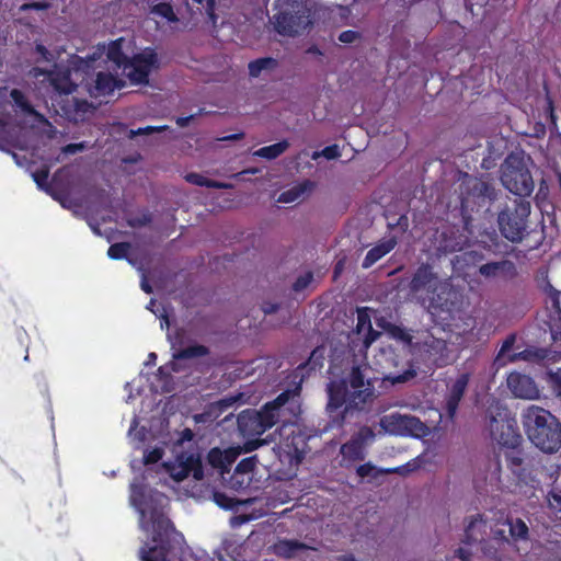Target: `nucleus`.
I'll return each mask as SVG.
<instances>
[{"instance_id": "1", "label": "nucleus", "mask_w": 561, "mask_h": 561, "mask_svg": "<svg viewBox=\"0 0 561 561\" xmlns=\"http://www.w3.org/2000/svg\"><path fill=\"white\" fill-rule=\"evenodd\" d=\"M165 496L144 486H134L130 503L140 515L142 530L151 533L154 545L145 542L139 551L140 561H183L185 539L164 513Z\"/></svg>"}, {"instance_id": "2", "label": "nucleus", "mask_w": 561, "mask_h": 561, "mask_svg": "<svg viewBox=\"0 0 561 561\" xmlns=\"http://www.w3.org/2000/svg\"><path fill=\"white\" fill-rule=\"evenodd\" d=\"M367 364L354 365L347 376L328 385L327 411L330 426L340 428L355 411H364L376 398L374 378Z\"/></svg>"}, {"instance_id": "3", "label": "nucleus", "mask_w": 561, "mask_h": 561, "mask_svg": "<svg viewBox=\"0 0 561 561\" xmlns=\"http://www.w3.org/2000/svg\"><path fill=\"white\" fill-rule=\"evenodd\" d=\"M453 275L442 277L433 266L423 263L412 275L409 294L413 300L442 321L455 319L456 289L451 284Z\"/></svg>"}, {"instance_id": "4", "label": "nucleus", "mask_w": 561, "mask_h": 561, "mask_svg": "<svg viewBox=\"0 0 561 561\" xmlns=\"http://www.w3.org/2000/svg\"><path fill=\"white\" fill-rule=\"evenodd\" d=\"M297 397L296 391L285 390L273 401L266 402L260 411H248L239 415L240 430L244 431L248 425H251L253 432L262 434L278 423L283 425L291 423L299 410Z\"/></svg>"}, {"instance_id": "5", "label": "nucleus", "mask_w": 561, "mask_h": 561, "mask_svg": "<svg viewBox=\"0 0 561 561\" xmlns=\"http://www.w3.org/2000/svg\"><path fill=\"white\" fill-rule=\"evenodd\" d=\"M528 439L541 451L553 454L561 448V423L548 410L529 405L522 413Z\"/></svg>"}, {"instance_id": "6", "label": "nucleus", "mask_w": 561, "mask_h": 561, "mask_svg": "<svg viewBox=\"0 0 561 561\" xmlns=\"http://www.w3.org/2000/svg\"><path fill=\"white\" fill-rule=\"evenodd\" d=\"M484 404V428L497 445L515 449L522 440L516 420L508 410L493 396H486Z\"/></svg>"}, {"instance_id": "7", "label": "nucleus", "mask_w": 561, "mask_h": 561, "mask_svg": "<svg viewBox=\"0 0 561 561\" xmlns=\"http://www.w3.org/2000/svg\"><path fill=\"white\" fill-rule=\"evenodd\" d=\"M274 10L272 23L279 35L295 37L312 25L311 0H276Z\"/></svg>"}, {"instance_id": "8", "label": "nucleus", "mask_w": 561, "mask_h": 561, "mask_svg": "<svg viewBox=\"0 0 561 561\" xmlns=\"http://www.w3.org/2000/svg\"><path fill=\"white\" fill-rule=\"evenodd\" d=\"M501 182L517 196H529L533 193L534 181L523 156L511 153L506 157L501 165Z\"/></svg>"}, {"instance_id": "9", "label": "nucleus", "mask_w": 561, "mask_h": 561, "mask_svg": "<svg viewBox=\"0 0 561 561\" xmlns=\"http://www.w3.org/2000/svg\"><path fill=\"white\" fill-rule=\"evenodd\" d=\"M530 215V203L514 199L506 205L497 216V225L502 236L511 242H520L527 229V218Z\"/></svg>"}, {"instance_id": "10", "label": "nucleus", "mask_w": 561, "mask_h": 561, "mask_svg": "<svg viewBox=\"0 0 561 561\" xmlns=\"http://www.w3.org/2000/svg\"><path fill=\"white\" fill-rule=\"evenodd\" d=\"M460 180L461 187L465 190L461 197V211L463 216L484 206L488 201L495 198V190L488 182L458 172V181Z\"/></svg>"}, {"instance_id": "11", "label": "nucleus", "mask_w": 561, "mask_h": 561, "mask_svg": "<svg viewBox=\"0 0 561 561\" xmlns=\"http://www.w3.org/2000/svg\"><path fill=\"white\" fill-rule=\"evenodd\" d=\"M158 67L157 53L152 48H146L141 53L129 57L122 71L131 83L147 84L150 72Z\"/></svg>"}, {"instance_id": "12", "label": "nucleus", "mask_w": 561, "mask_h": 561, "mask_svg": "<svg viewBox=\"0 0 561 561\" xmlns=\"http://www.w3.org/2000/svg\"><path fill=\"white\" fill-rule=\"evenodd\" d=\"M380 426L390 434L421 438L428 427L416 416L392 413L380 419Z\"/></svg>"}, {"instance_id": "13", "label": "nucleus", "mask_w": 561, "mask_h": 561, "mask_svg": "<svg viewBox=\"0 0 561 561\" xmlns=\"http://www.w3.org/2000/svg\"><path fill=\"white\" fill-rule=\"evenodd\" d=\"M507 386L516 398L535 400L539 398V389L535 381L519 373H512L507 377Z\"/></svg>"}, {"instance_id": "14", "label": "nucleus", "mask_w": 561, "mask_h": 561, "mask_svg": "<svg viewBox=\"0 0 561 561\" xmlns=\"http://www.w3.org/2000/svg\"><path fill=\"white\" fill-rule=\"evenodd\" d=\"M478 272L486 279L501 278L505 280L513 279L517 275V268L514 262L502 260L489 262L479 266Z\"/></svg>"}, {"instance_id": "15", "label": "nucleus", "mask_w": 561, "mask_h": 561, "mask_svg": "<svg viewBox=\"0 0 561 561\" xmlns=\"http://www.w3.org/2000/svg\"><path fill=\"white\" fill-rule=\"evenodd\" d=\"M559 352L551 351L548 348L529 347L522 352L511 355L510 362L522 359L531 363L549 364L556 363L559 359Z\"/></svg>"}, {"instance_id": "16", "label": "nucleus", "mask_w": 561, "mask_h": 561, "mask_svg": "<svg viewBox=\"0 0 561 561\" xmlns=\"http://www.w3.org/2000/svg\"><path fill=\"white\" fill-rule=\"evenodd\" d=\"M124 87V82L110 72L100 71L95 76L94 85L90 89L91 96H106L114 92L115 89Z\"/></svg>"}, {"instance_id": "17", "label": "nucleus", "mask_w": 561, "mask_h": 561, "mask_svg": "<svg viewBox=\"0 0 561 561\" xmlns=\"http://www.w3.org/2000/svg\"><path fill=\"white\" fill-rule=\"evenodd\" d=\"M491 526L480 516L470 520L465 529V540L468 545L478 543L484 540Z\"/></svg>"}, {"instance_id": "18", "label": "nucleus", "mask_w": 561, "mask_h": 561, "mask_svg": "<svg viewBox=\"0 0 561 561\" xmlns=\"http://www.w3.org/2000/svg\"><path fill=\"white\" fill-rule=\"evenodd\" d=\"M397 245V239L390 238L388 240L381 241L373 247L365 255L362 267L369 268L385 255L390 253Z\"/></svg>"}, {"instance_id": "19", "label": "nucleus", "mask_w": 561, "mask_h": 561, "mask_svg": "<svg viewBox=\"0 0 561 561\" xmlns=\"http://www.w3.org/2000/svg\"><path fill=\"white\" fill-rule=\"evenodd\" d=\"M312 549L305 542L296 539H279L274 545V552L276 556L284 559H291L296 556L297 551Z\"/></svg>"}, {"instance_id": "20", "label": "nucleus", "mask_w": 561, "mask_h": 561, "mask_svg": "<svg viewBox=\"0 0 561 561\" xmlns=\"http://www.w3.org/2000/svg\"><path fill=\"white\" fill-rule=\"evenodd\" d=\"M50 83L60 94H71L77 89V84L71 80L69 70L54 72L50 76Z\"/></svg>"}, {"instance_id": "21", "label": "nucleus", "mask_w": 561, "mask_h": 561, "mask_svg": "<svg viewBox=\"0 0 561 561\" xmlns=\"http://www.w3.org/2000/svg\"><path fill=\"white\" fill-rule=\"evenodd\" d=\"M403 469H404V467H402V466L396 467V468H389V469H379L375 465H373L370 461H368L363 465H359L356 468V474L362 479L367 478V477H371V478L376 479L383 474H390V473L402 474Z\"/></svg>"}, {"instance_id": "22", "label": "nucleus", "mask_w": 561, "mask_h": 561, "mask_svg": "<svg viewBox=\"0 0 561 561\" xmlns=\"http://www.w3.org/2000/svg\"><path fill=\"white\" fill-rule=\"evenodd\" d=\"M179 463L185 471H188V476H192L195 480H202L204 478V469L198 456L194 454L181 456L179 457Z\"/></svg>"}, {"instance_id": "23", "label": "nucleus", "mask_w": 561, "mask_h": 561, "mask_svg": "<svg viewBox=\"0 0 561 561\" xmlns=\"http://www.w3.org/2000/svg\"><path fill=\"white\" fill-rule=\"evenodd\" d=\"M340 454L342 455L344 460L351 462L363 461L367 456V451L363 447H360V445L357 444L355 440L351 439L342 444L340 448Z\"/></svg>"}, {"instance_id": "24", "label": "nucleus", "mask_w": 561, "mask_h": 561, "mask_svg": "<svg viewBox=\"0 0 561 561\" xmlns=\"http://www.w3.org/2000/svg\"><path fill=\"white\" fill-rule=\"evenodd\" d=\"M185 180L191 184H194L197 186H204V187H208V188L229 190V188L233 187V185L231 183L219 182L216 180L207 179L203 174L196 173V172L187 173L185 175Z\"/></svg>"}, {"instance_id": "25", "label": "nucleus", "mask_w": 561, "mask_h": 561, "mask_svg": "<svg viewBox=\"0 0 561 561\" xmlns=\"http://www.w3.org/2000/svg\"><path fill=\"white\" fill-rule=\"evenodd\" d=\"M513 476L516 479L517 486L524 493H527V490H524V488L535 490L539 485V481L537 480L536 476L533 472V469L528 465L522 468L520 470L516 471V473Z\"/></svg>"}, {"instance_id": "26", "label": "nucleus", "mask_w": 561, "mask_h": 561, "mask_svg": "<svg viewBox=\"0 0 561 561\" xmlns=\"http://www.w3.org/2000/svg\"><path fill=\"white\" fill-rule=\"evenodd\" d=\"M33 180L37 184V186L45 192H47L49 195H51L55 199H59L55 192L56 186V178L54 176L51 179V182L48 183V176H49V169L44 167L37 171H35L33 174Z\"/></svg>"}, {"instance_id": "27", "label": "nucleus", "mask_w": 561, "mask_h": 561, "mask_svg": "<svg viewBox=\"0 0 561 561\" xmlns=\"http://www.w3.org/2000/svg\"><path fill=\"white\" fill-rule=\"evenodd\" d=\"M325 347L323 345L317 346L310 354L306 363L301 364L298 368L306 369L307 373L321 369L324 364Z\"/></svg>"}, {"instance_id": "28", "label": "nucleus", "mask_w": 561, "mask_h": 561, "mask_svg": "<svg viewBox=\"0 0 561 561\" xmlns=\"http://www.w3.org/2000/svg\"><path fill=\"white\" fill-rule=\"evenodd\" d=\"M107 59L115 64L118 69L124 68L128 60V56L123 51L122 39L113 41L106 51Z\"/></svg>"}, {"instance_id": "29", "label": "nucleus", "mask_w": 561, "mask_h": 561, "mask_svg": "<svg viewBox=\"0 0 561 561\" xmlns=\"http://www.w3.org/2000/svg\"><path fill=\"white\" fill-rule=\"evenodd\" d=\"M277 67V60L273 57H262L249 62V75L252 78H257L264 70H273Z\"/></svg>"}, {"instance_id": "30", "label": "nucleus", "mask_w": 561, "mask_h": 561, "mask_svg": "<svg viewBox=\"0 0 561 561\" xmlns=\"http://www.w3.org/2000/svg\"><path fill=\"white\" fill-rule=\"evenodd\" d=\"M289 147V142L287 140H280L276 144L262 147L254 152V156L264 158L267 160H273L284 153Z\"/></svg>"}, {"instance_id": "31", "label": "nucleus", "mask_w": 561, "mask_h": 561, "mask_svg": "<svg viewBox=\"0 0 561 561\" xmlns=\"http://www.w3.org/2000/svg\"><path fill=\"white\" fill-rule=\"evenodd\" d=\"M209 354V348L205 345L196 344L191 345L185 348H181L173 354V358L176 360L180 359H191L196 357H203Z\"/></svg>"}, {"instance_id": "32", "label": "nucleus", "mask_w": 561, "mask_h": 561, "mask_svg": "<svg viewBox=\"0 0 561 561\" xmlns=\"http://www.w3.org/2000/svg\"><path fill=\"white\" fill-rule=\"evenodd\" d=\"M416 376V369L411 362H408V368H405L402 373L391 371L385 376L383 380L390 382L391 385L404 383L410 381Z\"/></svg>"}, {"instance_id": "33", "label": "nucleus", "mask_w": 561, "mask_h": 561, "mask_svg": "<svg viewBox=\"0 0 561 561\" xmlns=\"http://www.w3.org/2000/svg\"><path fill=\"white\" fill-rule=\"evenodd\" d=\"M510 527V535L514 540H527L528 539V526L520 518H511L507 520Z\"/></svg>"}, {"instance_id": "34", "label": "nucleus", "mask_w": 561, "mask_h": 561, "mask_svg": "<svg viewBox=\"0 0 561 561\" xmlns=\"http://www.w3.org/2000/svg\"><path fill=\"white\" fill-rule=\"evenodd\" d=\"M150 13L158 15L162 19H165L170 23H175L179 21L178 15L175 14L173 7L169 2H159L150 7Z\"/></svg>"}, {"instance_id": "35", "label": "nucleus", "mask_w": 561, "mask_h": 561, "mask_svg": "<svg viewBox=\"0 0 561 561\" xmlns=\"http://www.w3.org/2000/svg\"><path fill=\"white\" fill-rule=\"evenodd\" d=\"M376 434L374 430L367 425L360 426L357 432L351 436V440H355L365 450L367 446L374 442Z\"/></svg>"}, {"instance_id": "36", "label": "nucleus", "mask_w": 561, "mask_h": 561, "mask_svg": "<svg viewBox=\"0 0 561 561\" xmlns=\"http://www.w3.org/2000/svg\"><path fill=\"white\" fill-rule=\"evenodd\" d=\"M130 249L131 244L129 242H116L110 245L107 255L112 260L126 259Z\"/></svg>"}, {"instance_id": "37", "label": "nucleus", "mask_w": 561, "mask_h": 561, "mask_svg": "<svg viewBox=\"0 0 561 561\" xmlns=\"http://www.w3.org/2000/svg\"><path fill=\"white\" fill-rule=\"evenodd\" d=\"M213 500L214 502L224 510H233L237 507L241 502L238 501L234 497L229 496L225 492L215 491L213 493Z\"/></svg>"}, {"instance_id": "38", "label": "nucleus", "mask_w": 561, "mask_h": 561, "mask_svg": "<svg viewBox=\"0 0 561 561\" xmlns=\"http://www.w3.org/2000/svg\"><path fill=\"white\" fill-rule=\"evenodd\" d=\"M505 459L513 474L527 466L524 463V458L522 457L520 453L516 450V448L510 449V451H507L505 455Z\"/></svg>"}, {"instance_id": "39", "label": "nucleus", "mask_w": 561, "mask_h": 561, "mask_svg": "<svg viewBox=\"0 0 561 561\" xmlns=\"http://www.w3.org/2000/svg\"><path fill=\"white\" fill-rule=\"evenodd\" d=\"M259 462L257 455H253L247 458H243L238 462L234 469V473H251L254 471L256 465Z\"/></svg>"}, {"instance_id": "40", "label": "nucleus", "mask_w": 561, "mask_h": 561, "mask_svg": "<svg viewBox=\"0 0 561 561\" xmlns=\"http://www.w3.org/2000/svg\"><path fill=\"white\" fill-rule=\"evenodd\" d=\"M236 402L237 398L234 397L220 399L210 405V412L218 415L232 407Z\"/></svg>"}, {"instance_id": "41", "label": "nucleus", "mask_w": 561, "mask_h": 561, "mask_svg": "<svg viewBox=\"0 0 561 561\" xmlns=\"http://www.w3.org/2000/svg\"><path fill=\"white\" fill-rule=\"evenodd\" d=\"M164 451L160 447H154L150 450H147L144 455L145 465H153L162 459Z\"/></svg>"}, {"instance_id": "42", "label": "nucleus", "mask_w": 561, "mask_h": 561, "mask_svg": "<svg viewBox=\"0 0 561 561\" xmlns=\"http://www.w3.org/2000/svg\"><path fill=\"white\" fill-rule=\"evenodd\" d=\"M11 98L13 99V101L15 102V104L21 107L23 111L25 112H32V106L31 104L28 103V101L26 100L25 95L23 94L22 91L18 90V89H13L11 91Z\"/></svg>"}, {"instance_id": "43", "label": "nucleus", "mask_w": 561, "mask_h": 561, "mask_svg": "<svg viewBox=\"0 0 561 561\" xmlns=\"http://www.w3.org/2000/svg\"><path fill=\"white\" fill-rule=\"evenodd\" d=\"M313 279V274L311 272H307L304 275L297 277V279L293 284V290L299 293L307 288L309 284Z\"/></svg>"}, {"instance_id": "44", "label": "nucleus", "mask_w": 561, "mask_h": 561, "mask_svg": "<svg viewBox=\"0 0 561 561\" xmlns=\"http://www.w3.org/2000/svg\"><path fill=\"white\" fill-rule=\"evenodd\" d=\"M168 128L169 127L167 125H164V126L140 127V128H138L136 130L130 129L129 137L134 138L135 136H138V135H150V134H153V133H160V131L167 130Z\"/></svg>"}, {"instance_id": "45", "label": "nucleus", "mask_w": 561, "mask_h": 561, "mask_svg": "<svg viewBox=\"0 0 561 561\" xmlns=\"http://www.w3.org/2000/svg\"><path fill=\"white\" fill-rule=\"evenodd\" d=\"M304 190L299 187H294L291 190L283 192L279 197L278 202L280 203H293L296 199L299 198V196L302 194Z\"/></svg>"}, {"instance_id": "46", "label": "nucleus", "mask_w": 561, "mask_h": 561, "mask_svg": "<svg viewBox=\"0 0 561 561\" xmlns=\"http://www.w3.org/2000/svg\"><path fill=\"white\" fill-rule=\"evenodd\" d=\"M463 324L468 328V331L463 330V333L466 334V341L468 343L474 342L477 340V333L473 331L476 328L474 318L471 316H466Z\"/></svg>"}, {"instance_id": "47", "label": "nucleus", "mask_w": 561, "mask_h": 561, "mask_svg": "<svg viewBox=\"0 0 561 561\" xmlns=\"http://www.w3.org/2000/svg\"><path fill=\"white\" fill-rule=\"evenodd\" d=\"M50 8V3L48 1H33V2H26L23 3L20 7V10L22 12L35 10V11H45Z\"/></svg>"}, {"instance_id": "48", "label": "nucleus", "mask_w": 561, "mask_h": 561, "mask_svg": "<svg viewBox=\"0 0 561 561\" xmlns=\"http://www.w3.org/2000/svg\"><path fill=\"white\" fill-rule=\"evenodd\" d=\"M362 38L358 31L346 30L340 33L339 41L344 44H352Z\"/></svg>"}, {"instance_id": "49", "label": "nucleus", "mask_w": 561, "mask_h": 561, "mask_svg": "<svg viewBox=\"0 0 561 561\" xmlns=\"http://www.w3.org/2000/svg\"><path fill=\"white\" fill-rule=\"evenodd\" d=\"M440 238H445V232L440 233ZM437 250L444 253H453L456 251V239H449V240H439V244L437 247Z\"/></svg>"}, {"instance_id": "50", "label": "nucleus", "mask_w": 561, "mask_h": 561, "mask_svg": "<svg viewBox=\"0 0 561 561\" xmlns=\"http://www.w3.org/2000/svg\"><path fill=\"white\" fill-rule=\"evenodd\" d=\"M369 325H371L369 314L364 309H359L357 312V332L360 333Z\"/></svg>"}, {"instance_id": "51", "label": "nucleus", "mask_w": 561, "mask_h": 561, "mask_svg": "<svg viewBox=\"0 0 561 561\" xmlns=\"http://www.w3.org/2000/svg\"><path fill=\"white\" fill-rule=\"evenodd\" d=\"M447 410L449 416L454 419L456 415V383L449 388V394L447 399Z\"/></svg>"}, {"instance_id": "52", "label": "nucleus", "mask_w": 561, "mask_h": 561, "mask_svg": "<svg viewBox=\"0 0 561 561\" xmlns=\"http://www.w3.org/2000/svg\"><path fill=\"white\" fill-rule=\"evenodd\" d=\"M265 443H266V440L262 439V438L248 439L243 444L241 450L243 453H251V451L257 449L259 447L263 446Z\"/></svg>"}, {"instance_id": "53", "label": "nucleus", "mask_w": 561, "mask_h": 561, "mask_svg": "<svg viewBox=\"0 0 561 561\" xmlns=\"http://www.w3.org/2000/svg\"><path fill=\"white\" fill-rule=\"evenodd\" d=\"M321 156L327 158L328 160L337 159L341 156L340 148L337 145L327 146L322 151Z\"/></svg>"}, {"instance_id": "54", "label": "nucleus", "mask_w": 561, "mask_h": 561, "mask_svg": "<svg viewBox=\"0 0 561 561\" xmlns=\"http://www.w3.org/2000/svg\"><path fill=\"white\" fill-rule=\"evenodd\" d=\"M548 380L553 385L554 390L561 396V370L548 371Z\"/></svg>"}, {"instance_id": "55", "label": "nucleus", "mask_w": 561, "mask_h": 561, "mask_svg": "<svg viewBox=\"0 0 561 561\" xmlns=\"http://www.w3.org/2000/svg\"><path fill=\"white\" fill-rule=\"evenodd\" d=\"M366 330L367 333L364 336V346L368 348L380 336V332L374 330L371 325Z\"/></svg>"}, {"instance_id": "56", "label": "nucleus", "mask_w": 561, "mask_h": 561, "mask_svg": "<svg viewBox=\"0 0 561 561\" xmlns=\"http://www.w3.org/2000/svg\"><path fill=\"white\" fill-rule=\"evenodd\" d=\"M171 477L180 482V481H183L184 479H186L188 476V471H185L184 468L181 467L180 463H178V466H174L171 470Z\"/></svg>"}, {"instance_id": "57", "label": "nucleus", "mask_w": 561, "mask_h": 561, "mask_svg": "<svg viewBox=\"0 0 561 561\" xmlns=\"http://www.w3.org/2000/svg\"><path fill=\"white\" fill-rule=\"evenodd\" d=\"M171 477L180 482V481H183L184 479H186L188 476V471H185L184 468L181 467L180 463H178V466H174L171 470Z\"/></svg>"}, {"instance_id": "58", "label": "nucleus", "mask_w": 561, "mask_h": 561, "mask_svg": "<svg viewBox=\"0 0 561 561\" xmlns=\"http://www.w3.org/2000/svg\"><path fill=\"white\" fill-rule=\"evenodd\" d=\"M222 453L218 448H214L208 454L209 462L213 466H218L221 462Z\"/></svg>"}, {"instance_id": "59", "label": "nucleus", "mask_w": 561, "mask_h": 561, "mask_svg": "<svg viewBox=\"0 0 561 561\" xmlns=\"http://www.w3.org/2000/svg\"><path fill=\"white\" fill-rule=\"evenodd\" d=\"M468 380H469V374H462L460 377H458V381H457V385H458V401L460 400L461 398V394L468 383Z\"/></svg>"}, {"instance_id": "60", "label": "nucleus", "mask_w": 561, "mask_h": 561, "mask_svg": "<svg viewBox=\"0 0 561 561\" xmlns=\"http://www.w3.org/2000/svg\"><path fill=\"white\" fill-rule=\"evenodd\" d=\"M83 144H68L62 148V151L67 154H75L78 151L83 150Z\"/></svg>"}, {"instance_id": "61", "label": "nucleus", "mask_w": 561, "mask_h": 561, "mask_svg": "<svg viewBox=\"0 0 561 561\" xmlns=\"http://www.w3.org/2000/svg\"><path fill=\"white\" fill-rule=\"evenodd\" d=\"M150 221H151V217L149 215H144L141 218L130 220L129 226L141 227V226L148 225Z\"/></svg>"}, {"instance_id": "62", "label": "nucleus", "mask_w": 561, "mask_h": 561, "mask_svg": "<svg viewBox=\"0 0 561 561\" xmlns=\"http://www.w3.org/2000/svg\"><path fill=\"white\" fill-rule=\"evenodd\" d=\"M194 438V433L191 428H184L181 433H180V438H179V443L180 444H183L185 442H191L193 440Z\"/></svg>"}, {"instance_id": "63", "label": "nucleus", "mask_w": 561, "mask_h": 561, "mask_svg": "<svg viewBox=\"0 0 561 561\" xmlns=\"http://www.w3.org/2000/svg\"><path fill=\"white\" fill-rule=\"evenodd\" d=\"M513 344H514V337L513 336L507 337L501 347L497 359H500V357H502L507 351H510L512 348Z\"/></svg>"}, {"instance_id": "64", "label": "nucleus", "mask_w": 561, "mask_h": 561, "mask_svg": "<svg viewBox=\"0 0 561 561\" xmlns=\"http://www.w3.org/2000/svg\"><path fill=\"white\" fill-rule=\"evenodd\" d=\"M548 502H549V505L552 507L561 506V494L550 492L548 494Z\"/></svg>"}]
</instances>
